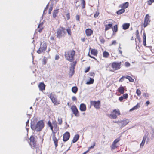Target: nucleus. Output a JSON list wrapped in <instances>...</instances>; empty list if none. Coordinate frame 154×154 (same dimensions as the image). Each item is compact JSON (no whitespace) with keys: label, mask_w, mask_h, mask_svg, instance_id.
<instances>
[{"label":"nucleus","mask_w":154,"mask_h":154,"mask_svg":"<svg viewBox=\"0 0 154 154\" xmlns=\"http://www.w3.org/2000/svg\"><path fill=\"white\" fill-rule=\"evenodd\" d=\"M44 126V123L42 120L38 121L36 124L32 122L31 127L33 130L35 131L36 132L41 131Z\"/></svg>","instance_id":"obj_1"},{"label":"nucleus","mask_w":154,"mask_h":154,"mask_svg":"<svg viewBox=\"0 0 154 154\" xmlns=\"http://www.w3.org/2000/svg\"><path fill=\"white\" fill-rule=\"evenodd\" d=\"M75 54V51L73 50H71L65 53V57L67 60L72 62L74 59Z\"/></svg>","instance_id":"obj_2"},{"label":"nucleus","mask_w":154,"mask_h":154,"mask_svg":"<svg viewBox=\"0 0 154 154\" xmlns=\"http://www.w3.org/2000/svg\"><path fill=\"white\" fill-rule=\"evenodd\" d=\"M66 35V29L65 28L60 27L57 32L56 36L59 38L64 37Z\"/></svg>","instance_id":"obj_3"},{"label":"nucleus","mask_w":154,"mask_h":154,"mask_svg":"<svg viewBox=\"0 0 154 154\" xmlns=\"http://www.w3.org/2000/svg\"><path fill=\"white\" fill-rule=\"evenodd\" d=\"M108 23V24H105V30L107 31L110 29L112 28V20L111 19L108 20L104 22V24Z\"/></svg>","instance_id":"obj_4"},{"label":"nucleus","mask_w":154,"mask_h":154,"mask_svg":"<svg viewBox=\"0 0 154 154\" xmlns=\"http://www.w3.org/2000/svg\"><path fill=\"white\" fill-rule=\"evenodd\" d=\"M120 114V113L119 110L118 109H115L110 114L109 117L111 118L115 119L117 118V116L119 115Z\"/></svg>","instance_id":"obj_5"},{"label":"nucleus","mask_w":154,"mask_h":154,"mask_svg":"<svg viewBox=\"0 0 154 154\" xmlns=\"http://www.w3.org/2000/svg\"><path fill=\"white\" fill-rule=\"evenodd\" d=\"M48 96L51 99L52 102L54 105H57L59 104V103L57 101L56 97L52 93H51Z\"/></svg>","instance_id":"obj_6"},{"label":"nucleus","mask_w":154,"mask_h":154,"mask_svg":"<svg viewBox=\"0 0 154 154\" xmlns=\"http://www.w3.org/2000/svg\"><path fill=\"white\" fill-rule=\"evenodd\" d=\"M121 62H113L112 65V67L114 70H117L120 68Z\"/></svg>","instance_id":"obj_7"},{"label":"nucleus","mask_w":154,"mask_h":154,"mask_svg":"<svg viewBox=\"0 0 154 154\" xmlns=\"http://www.w3.org/2000/svg\"><path fill=\"white\" fill-rule=\"evenodd\" d=\"M90 103L91 105H93L96 109H98L100 108V101H91Z\"/></svg>","instance_id":"obj_8"},{"label":"nucleus","mask_w":154,"mask_h":154,"mask_svg":"<svg viewBox=\"0 0 154 154\" xmlns=\"http://www.w3.org/2000/svg\"><path fill=\"white\" fill-rule=\"evenodd\" d=\"M47 48V45L45 43L41 44L40 47L39 49L37 51V52L38 54H40L41 53L45 51Z\"/></svg>","instance_id":"obj_9"},{"label":"nucleus","mask_w":154,"mask_h":154,"mask_svg":"<svg viewBox=\"0 0 154 154\" xmlns=\"http://www.w3.org/2000/svg\"><path fill=\"white\" fill-rule=\"evenodd\" d=\"M71 109L73 114H74L75 116L78 117L79 116L78 111L75 105L72 106L71 107Z\"/></svg>","instance_id":"obj_10"},{"label":"nucleus","mask_w":154,"mask_h":154,"mask_svg":"<svg viewBox=\"0 0 154 154\" xmlns=\"http://www.w3.org/2000/svg\"><path fill=\"white\" fill-rule=\"evenodd\" d=\"M150 17L148 14L146 15L145 18V20L143 24V26L144 27H146L148 25L149 23L150 22Z\"/></svg>","instance_id":"obj_11"},{"label":"nucleus","mask_w":154,"mask_h":154,"mask_svg":"<svg viewBox=\"0 0 154 154\" xmlns=\"http://www.w3.org/2000/svg\"><path fill=\"white\" fill-rule=\"evenodd\" d=\"M30 145H31L32 148H35L36 146V140L35 138L33 136H31L30 138Z\"/></svg>","instance_id":"obj_12"},{"label":"nucleus","mask_w":154,"mask_h":154,"mask_svg":"<svg viewBox=\"0 0 154 154\" xmlns=\"http://www.w3.org/2000/svg\"><path fill=\"white\" fill-rule=\"evenodd\" d=\"M120 140V138H118L116 139L112 143V144L111 146L112 150H114L117 148L118 146L117 145V143Z\"/></svg>","instance_id":"obj_13"},{"label":"nucleus","mask_w":154,"mask_h":154,"mask_svg":"<svg viewBox=\"0 0 154 154\" xmlns=\"http://www.w3.org/2000/svg\"><path fill=\"white\" fill-rule=\"evenodd\" d=\"M130 121L128 119H126L122 121H120L119 122V125H121L122 127H124Z\"/></svg>","instance_id":"obj_14"},{"label":"nucleus","mask_w":154,"mask_h":154,"mask_svg":"<svg viewBox=\"0 0 154 154\" xmlns=\"http://www.w3.org/2000/svg\"><path fill=\"white\" fill-rule=\"evenodd\" d=\"M70 137V134L68 132H66L63 135V140L64 141H67Z\"/></svg>","instance_id":"obj_15"},{"label":"nucleus","mask_w":154,"mask_h":154,"mask_svg":"<svg viewBox=\"0 0 154 154\" xmlns=\"http://www.w3.org/2000/svg\"><path fill=\"white\" fill-rule=\"evenodd\" d=\"M53 140L54 141V143L55 147H56L58 145L57 143H58V140L55 137V134H54L53 135V137H52Z\"/></svg>","instance_id":"obj_16"},{"label":"nucleus","mask_w":154,"mask_h":154,"mask_svg":"<svg viewBox=\"0 0 154 154\" xmlns=\"http://www.w3.org/2000/svg\"><path fill=\"white\" fill-rule=\"evenodd\" d=\"M80 110L81 111H85L86 110V106L84 104H81L80 106Z\"/></svg>","instance_id":"obj_17"},{"label":"nucleus","mask_w":154,"mask_h":154,"mask_svg":"<svg viewBox=\"0 0 154 154\" xmlns=\"http://www.w3.org/2000/svg\"><path fill=\"white\" fill-rule=\"evenodd\" d=\"M129 5V3L128 2H126L123 4H121L120 7L124 9L127 8Z\"/></svg>","instance_id":"obj_18"},{"label":"nucleus","mask_w":154,"mask_h":154,"mask_svg":"<svg viewBox=\"0 0 154 154\" xmlns=\"http://www.w3.org/2000/svg\"><path fill=\"white\" fill-rule=\"evenodd\" d=\"M45 85L43 83H41L38 85L39 89L41 91H43L45 89Z\"/></svg>","instance_id":"obj_19"},{"label":"nucleus","mask_w":154,"mask_h":154,"mask_svg":"<svg viewBox=\"0 0 154 154\" xmlns=\"http://www.w3.org/2000/svg\"><path fill=\"white\" fill-rule=\"evenodd\" d=\"M130 26V24L129 23H125L124 24L122 25L123 29L124 30H126L128 29Z\"/></svg>","instance_id":"obj_20"},{"label":"nucleus","mask_w":154,"mask_h":154,"mask_svg":"<svg viewBox=\"0 0 154 154\" xmlns=\"http://www.w3.org/2000/svg\"><path fill=\"white\" fill-rule=\"evenodd\" d=\"M85 32L87 36H90L93 33V31L91 29H86Z\"/></svg>","instance_id":"obj_21"},{"label":"nucleus","mask_w":154,"mask_h":154,"mask_svg":"<svg viewBox=\"0 0 154 154\" xmlns=\"http://www.w3.org/2000/svg\"><path fill=\"white\" fill-rule=\"evenodd\" d=\"M79 137V135L78 134L75 135L74 137L72 142L74 143L76 142L78 140Z\"/></svg>","instance_id":"obj_22"},{"label":"nucleus","mask_w":154,"mask_h":154,"mask_svg":"<svg viewBox=\"0 0 154 154\" xmlns=\"http://www.w3.org/2000/svg\"><path fill=\"white\" fill-rule=\"evenodd\" d=\"M91 53L94 56H97L98 52L97 50L94 49L91 50Z\"/></svg>","instance_id":"obj_23"},{"label":"nucleus","mask_w":154,"mask_h":154,"mask_svg":"<svg viewBox=\"0 0 154 154\" xmlns=\"http://www.w3.org/2000/svg\"><path fill=\"white\" fill-rule=\"evenodd\" d=\"M118 91L121 94H123L124 91V87L122 86L118 88Z\"/></svg>","instance_id":"obj_24"},{"label":"nucleus","mask_w":154,"mask_h":154,"mask_svg":"<svg viewBox=\"0 0 154 154\" xmlns=\"http://www.w3.org/2000/svg\"><path fill=\"white\" fill-rule=\"evenodd\" d=\"M109 56V54L108 52L105 51L103 52V57L105 58H107Z\"/></svg>","instance_id":"obj_25"},{"label":"nucleus","mask_w":154,"mask_h":154,"mask_svg":"<svg viewBox=\"0 0 154 154\" xmlns=\"http://www.w3.org/2000/svg\"><path fill=\"white\" fill-rule=\"evenodd\" d=\"M72 91L73 93L75 94L78 91V88L76 86H74L72 88Z\"/></svg>","instance_id":"obj_26"},{"label":"nucleus","mask_w":154,"mask_h":154,"mask_svg":"<svg viewBox=\"0 0 154 154\" xmlns=\"http://www.w3.org/2000/svg\"><path fill=\"white\" fill-rule=\"evenodd\" d=\"M58 10H55L53 14V17L54 18H55L57 16L58 13Z\"/></svg>","instance_id":"obj_27"},{"label":"nucleus","mask_w":154,"mask_h":154,"mask_svg":"<svg viewBox=\"0 0 154 154\" xmlns=\"http://www.w3.org/2000/svg\"><path fill=\"white\" fill-rule=\"evenodd\" d=\"M94 82V79L91 78H90V80L89 81H88L86 82V84L87 85H89L92 84Z\"/></svg>","instance_id":"obj_28"},{"label":"nucleus","mask_w":154,"mask_h":154,"mask_svg":"<svg viewBox=\"0 0 154 154\" xmlns=\"http://www.w3.org/2000/svg\"><path fill=\"white\" fill-rule=\"evenodd\" d=\"M125 12V9H124L122 8V9L118 10L117 12V14H120L123 13Z\"/></svg>","instance_id":"obj_29"},{"label":"nucleus","mask_w":154,"mask_h":154,"mask_svg":"<svg viewBox=\"0 0 154 154\" xmlns=\"http://www.w3.org/2000/svg\"><path fill=\"white\" fill-rule=\"evenodd\" d=\"M146 139V137H143L142 141L141 143V144H140V146H143V145L145 143Z\"/></svg>","instance_id":"obj_30"},{"label":"nucleus","mask_w":154,"mask_h":154,"mask_svg":"<svg viewBox=\"0 0 154 154\" xmlns=\"http://www.w3.org/2000/svg\"><path fill=\"white\" fill-rule=\"evenodd\" d=\"M81 4L82 5V8L83 9L85 8V0H81Z\"/></svg>","instance_id":"obj_31"},{"label":"nucleus","mask_w":154,"mask_h":154,"mask_svg":"<svg viewBox=\"0 0 154 154\" xmlns=\"http://www.w3.org/2000/svg\"><path fill=\"white\" fill-rule=\"evenodd\" d=\"M112 30L113 32H116L118 30V27L117 25H115L113 28H112Z\"/></svg>","instance_id":"obj_32"},{"label":"nucleus","mask_w":154,"mask_h":154,"mask_svg":"<svg viewBox=\"0 0 154 154\" xmlns=\"http://www.w3.org/2000/svg\"><path fill=\"white\" fill-rule=\"evenodd\" d=\"M140 107L139 105L138 104H137L136 106L134 107L131 109H130V111H132Z\"/></svg>","instance_id":"obj_33"},{"label":"nucleus","mask_w":154,"mask_h":154,"mask_svg":"<svg viewBox=\"0 0 154 154\" xmlns=\"http://www.w3.org/2000/svg\"><path fill=\"white\" fill-rule=\"evenodd\" d=\"M43 25V23L42 22L40 23L38 26V28H40V30H39V32H40L42 29V26Z\"/></svg>","instance_id":"obj_34"},{"label":"nucleus","mask_w":154,"mask_h":154,"mask_svg":"<svg viewBox=\"0 0 154 154\" xmlns=\"http://www.w3.org/2000/svg\"><path fill=\"white\" fill-rule=\"evenodd\" d=\"M125 78L126 79H128L130 82H133L134 81V79H132L131 77L129 76H127L126 77H125Z\"/></svg>","instance_id":"obj_35"},{"label":"nucleus","mask_w":154,"mask_h":154,"mask_svg":"<svg viewBox=\"0 0 154 154\" xmlns=\"http://www.w3.org/2000/svg\"><path fill=\"white\" fill-rule=\"evenodd\" d=\"M58 124L59 125H61L62 123V118L60 117H58Z\"/></svg>","instance_id":"obj_36"},{"label":"nucleus","mask_w":154,"mask_h":154,"mask_svg":"<svg viewBox=\"0 0 154 154\" xmlns=\"http://www.w3.org/2000/svg\"><path fill=\"white\" fill-rule=\"evenodd\" d=\"M136 93L138 96H140L141 93V91L139 89H137L136 91Z\"/></svg>","instance_id":"obj_37"},{"label":"nucleus","mask_w":154,"mask_h":154,"mask_svg":"<svg viewBox=\"0 0 154 154\" xmlns=\"http://www.w3.org/2000/svg\"><path fill=\"white\" fill-rule=\"evenodd\" d=\"M66 32H67L68 34L69 35H71V31L70 29H67L66 30Z\"/></svg>","instance_id":"obj_38"},{"label":"nucleus","mask_w":154,"mask_h":154,"mask_svg":"<svg viewBox=\"0 0 154 154\" xmlns=\"http://www.w3.org/2000/svg\"><path fill=\"white\" fill-rule=\"evenodd\" d=\"M128 95L127 94H125L123 95V96L122 97H123V98L124 99H126L128 98Z\"/></svg>","instance_id":"obj_39"},{"label":"nucleus","mask_w":154,"mask_h":154,"mask_svg":"<svg viewBox=\"0 0 154 154\" xmlns=\"http://www.w3.org/2000/svg\"><path fill=\"white\" fill-rule=\"evenodd\" d=\"M95 143H94L93 145L92 146H91L90 147H89L88 148V150H89H89L90 149H91L94 148V146H95Z\"/></svg>","instance_id":"obj_40"},{"label":"nucleus","mask_w":154,"mask_h":154,"mask_svg":"<svg viewBox=\"0 0 154 154\" xmlns=\"http://www.w3.org/2000/svg\"><path fill=\"white\" fill-rule=\"evenodd\" d=\"M77 63V62L76 61H75L74 62H73L71 64V66L73 67H75L76 64Z\"/></svg>","instance_id":"obj_41"},{"label":"nucleus","mask_w":154,"mask_h":154,"mask_svg":"<svg viewBox=\"0 0 154 154\" xmlns=\"http://www.w3.org/2000/svg\"><path fill=\"white\" fill-rule=\"evenodd\" d=\"M125 66L126 67H128L130 66V63L127 62H126L125 63Z\"/></svg>","instance_id":"obj_42"},{"label":"nucleus","mask_w":154,"mask_h":154,"mask_svg":"<svg viewBox=\"0 0 154 154\" xmlns=\"http://www.w3.org/2000/svg\"><path fill=\"white\" fill-rule=\"evenodd\" d=\"M154 2V0H149L148 2V4L149 5H151Z\"/></svg>","instance_id":"obj_43"},{"label":"nucleus","mask_w":154,"mask_h":154,"mask_svg":"<svg viewBox=\"0 0 154 154\" xmlns=\"http://www.w3.org/2000/svg\"><path fill=\"white\" fill-rule=\"evenodd\" d=\"M29 120H28L26 122V129L27 130V131H28L29 128L27 127V125H28L29 124Z\"/></svg>","instance_id":"obj_44"},{"label":"nucleus","mask_w":154,"mask_h":154,"mask_svg":"<svg viewBox=\"0 0 154 154\" xmlns=\"http://www.w3.org/2000/svg\"><path fill=\"white\" fill-rule=\"evenodd\" d=\"M48 5H49V3H48L47 6H46V7L45 8L44 10V12H43V14H45V11H47L48 8Z\"/></svg>","instance_id":"obj_45"},{"label":"nucleus","mask_w":154,"mask_h":154,"mask_svg":"<svg viewBox=\"0 0 154 154\" xmlns=\"http://www.w3.org/2000/svg\"><path fill=\"white\" fill-rule=\"evenodd\" d=\"M74 69H75V67H73L71 66L70 67V71L72 72V74H73V73H74Z\"/></svg>","instance_id":"obj_46"},{"label":"nucleus","mask_w":154,"mask_h":154,"mask_svg":"<svg viewBox=\"0 0 154 154\" xmlns=\"http://www.w3.org/2000/svg\"><path fill=\"white\" fill-rule=\"evenodd\" d=\"M72 100L73 101H76L77 99L76 97L75 96H73L72 97Z\"/></svg>","instance_id":"obj_47"},{"label":"nucleus","mask_w":154,"mask_h":154,"mask_svg":"<svg viewBox=\"0 0 154 154\" xmlns=\"http://www.w3.org/2000/svg\"><path fill=\"white\" fill-rule=\"evenodd\" d=\"M125 78V77L124 76H122L120 79L119 81L120 82H122L124 80V79Z\"/></svg>","instance_id":"obj_48"},{"label":"nucleus","mask_w":154,"mask_h":154,"mask_svg":"<svg viewBox=\"0 0 154 154\" xmlns=\"http://www.w3.org/2000/svg\"><path fill=\"white\" fill-rule=\"evenodd\" d=\"M99 13L97 12L94 15V17L95 18L97 17L99 15Z\"/></svg>","instance_id":"obj_49"},{"label":"nucleus","mask_w":154,"mask_h":154,"mask_svg":"<svg viewBox=\"0 0 154 154\" xmlns=\"http://www.w3.org/2000/svg\"><path fill=\"white\" fill-rule=\"evenodd\" d=\"M52 9L53 8L52 7L50 8L48 10V13L49 14H50L51 13V11L52 10Z\"/></svg>","instance_id":"obj_50"},{"label":"nucleus","mask_w":154,"mask_h":154,"mask_svg":"<svg viewBox=\"0 0 154 154\" xmlns=\"http://www.w3.org/2000/svg\"><path fill=\"white\" fill-rule=\"evenodd\" d=\"M149 94L148 93H144L143 94V96L145 97H148L149 96Z\"/></svg>","instance_id":"obj_51"},{"label":"nucleus","mask_w":154,"mask_h":154,"mask_svg":"<svg viewBox=\"0 0 154 154\" xmlns=\"http://www.w3.org/2000/svg\"><path fill=\"white\" fill-rule=\"evenodd\" d=\"M66 17L67 20H69L70 19V14L69 13L67 14L66 15Z\"/></svg>","instance_id":"obj_52"},{"label":"nucleus","mask_w":154,"mask_h":154,"mask_svg":"<svg viewBox=\"0 0 154 154\" xmlns=\"http://www.w3.org/2000/svg\"><path fill=\"white\" fill-rule=\"evenodd\" d=\"M76 20L78 21H79L80 17L79 15H77L76 17Z\"/></svg>","instance_id":"obj_53"},{"label":"nucleus","mask_w":154,"mask_h":154,"mask_svg":"<svg viewBox=\"0 0 154 154\" xmlns=\"http://www.w3.org/2000/svg\"><path fill=\"white\" fill-rule=\"evenodd\" d=\"M123 99H124L122 96L120 97L119 98V100L120 101H122L123 100Z\"/></svg>","instance_id":"obj_54"},{"label":"nucleus","mask_w":154,"mask_h":154,"mask_svg":"<svg viewBox=\"0 0 154 154\" xmlns=\"http://www.w3.org/2000/svg\"><path fill=\"white\" fill-rule=\"evenodd\" d=\"M116 40H114L112 42V43L110 45H115L116 44Z\"/></svg>","instance_id":"obj_55"},{"label":"nucleus","mask_w":154,"mask_h":154,"mask_svg":"<svg viewBox=\"0 0 154 154\" xmlns=\"http://www.w3.org/2000/svg\"><path fill=\"white\" fill-rule=\"evenodd\" d=\"M50 127V129H51L52 130V133L54 134H55V133L54 131L53 130V126H52Z\"/></svg>","instance_id":"obj_56"},{"label":"nucleus","mask_w":154,"mask_h":154,"mask_svg":"<svg viewBox=\"0 0 154 154\" xmlns=\"http://www.w3.org/2000/svg\"><path fill=\"white\" fill-rule=\"evenodd\" d=\"M89 69H90V67H88L87 68V69L85 70V73L87 72H88L89 71Z\"/></svg>","instance_id":"obj_57"},{"label":"nucleus","mask_w":154,"mask_h":154,"mask_svg":"<svg viewBox=\"0 0 154 154\" xmlns=\"http://www.w3.org/2000/svg\"><path fill=\"white\" fill-rule=\"evenodd\" d=\"M48 125L49 127H51L52 126L51 122H50V121H49L48 122Z\"/></svg>","instance_id":"obj_58"},{"label":"nucleus","mask_w":154,"mask_h":154,"mask_svg":"<svg viewBox=\"0 0 154 154\" xmlns=\"http://www.w3.org/2000/svg\"><path fill=\"white\" fill-rule=\"evenodd\" d=\"M137 39L139 40L140 41V37L139 35H137Z\"/></svg>","instance_id":"obj_59"},{"label":"nucleus","mask_w":154,"mask_h":154,"mask_svg":"<svg viewBox=\"0 0 154 154\" xmlns=\"http://www.w3.org/2000/svg\"><path fill=\"white\" fill-rule=\"evenodd\" d=\"M143 40H146V34L145 33H143Z\"/></svg>","instance_id":"obj_60"},{"label":"nucleus","mask_w":154,"mask_h":154,"mask_svg":"<svg viewBox=\"0 0 154 154\" xmlns=\"http://www.w3.org/2000/svg\"><path fill=\"white\" fill-rule=\"evenodd\" d=\"M88 55L91 58H92L94 59L95 60H97V59L96 58H95L94 57H93L91 55H90L89 54V53L88 54Z\"/></svg>","instance_id":"obj_61"},{"label":"nucleus","mask_w":154,"mask_h":154,"mask_svg":"<svg viewBox=\"0 0 154 154\" xmlns=\"http://www.w3.org/2000/svg\"><path fill=\"white\" fill-rule=\"evenodd\" d=\"M100 41L102 43H103L105 42V41L103 38H101L100 39Z\"/></svg>","instance_id":"obj_62"},{"label":"nucleus","mask_w":154,"mask_h":154,"mask_svg":"<svg viewBox=\"0 0 154 154\" xmlns=\"http://www.w3.org/2000/svg\"><path fill=\"white\" fill-rule=\"evenodd\" d=\"M36 152L37 153L38 152L39 154H40L41 153V152L40 151V150L39 149H37Z\"/></svg>","instance_id":"obj_63"},{"label":"nucleus","mask_w":154,"mask_h":154,"mask_svg":"<svg viewBox=\"0 0 154 154\" xmlns=\"http://www.w3.org/2000/svg\"><path fill=\"white\" fill-rule=\"evenodd\" d=\"M143 42L144 46H146V40H143Z\"/></svg>","instance_id":"obj_64"}]
</instances>
